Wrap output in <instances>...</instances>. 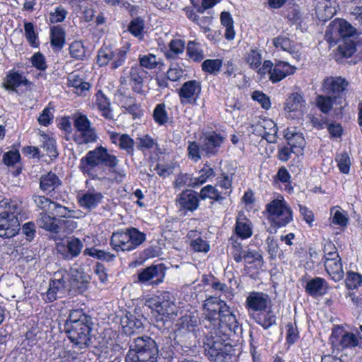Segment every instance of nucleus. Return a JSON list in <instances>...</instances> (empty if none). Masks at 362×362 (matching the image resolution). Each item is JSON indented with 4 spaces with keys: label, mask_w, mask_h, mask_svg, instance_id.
Returning a JSON list of instances; mask_svg holds the SVG:
<instances>
[{
    "label": "nucleus",
    "mask_w": 362,
    "mask_h": 362,
    "mask_svg": "<svg viewBox=\"0 0 362 362\" xmlns=\"http://www.w3.org/2000/svg\"><path fill=\"white\" fill-rule=\"evenodd\" d=\"M235 334L229 328L214 329L206 334L203 348L211 362H233L234 349L230 342V336Z\"/></svg>",
    "instance_id": "1"
},
{
    "label": "nucleus",
    "mask_w": 362,
    "mask_h": 362,
    "mask_svg": "<svg viewBox=\"0 0 362 362\" xmlns=\"http://www.w3.org/2000/svg\"><path fill=\"white\" fill-rule=\"evenodd\" d=\"M204 308L207 312L206 317L213 323L214 329L229 328V330L234 332H237L240 329L235 315L223 301L218 300L214 297H210L205 300Z\"/></svg>",
    "instance_id": "2"
},
{
    "label": "nucleus",
    "mask_w": 362,
    "mask_h": 362,
    "mask_svg": "<svg viewBox=\"0 0 362 362\" xmlns=\"http://www.w3.org/2000/svg\"><path fill=\"white\" fill-rule=\"evenodd\" d=\"M118 159L114 155L108 153L107 149L103 146H98L89 151L86 155L80 160L79 169L91 179L98 178L96 168L105 165L113 170L118 164Z\"/></svg>",
    "instance_id": "3"
},
{
    "label": "nucleus",
    "mask_w": 362,
    "mask_h": 362,
    "mask_svg": "<svg viewBox=\"0 0 362 362\" xmlns=\"http://www.w3.org/2000/svg\"><path fill=\"white\" fill-rule=\"evenodd\" d=\"M158 348L149 337H139L134 339L125 357V362H156Z\"/></svg>",
    "instance_id": "4"
},
{
    "label": "nucleus",
    "mask_w": 362,
    "mask_h": 362,
    "mask_svg": "<svg viewBox=\"0 0 362 362\" xmlns=\"http://www.w3.org/2000/svg\"><path fill=\"white\" fill-rule=\"evenodd\" d=\"M146 305L156 313L155 326L160 330L170 326L177 315L176 305L166 300L164 296L150 298L146 300Z\"/></svg>",
    "instance_id": "5"
},
{
    "label": "nucleus",
    "mask_w": 362,
    "mask_h": 362,
    "mask_svg": "<svg viewBox=\"0 0 362 362\" xmlns=\"http://www.w3.org/2000/svg\"><path fill=\"white\" fill-rule=\"evenodd\" d=\"M74 127L76 129L74 139L79 145L93 143L97 141L95 129L85 115L78 114L74 116Z\"/></svg>",
    "instance_id": "6"
},
{
    "label": "nucleus",
    "mask_w": 362,
    "mask_h": 362,
    "mask_svg": "<svg viewBox=\"0 0 362 362\" xmlns=\"http://www.w3.org/2000/svg\"><path fill=\"white\" fill-rule=\"evenodd\" d=\"M269 220L277 227L287 225L292 220L291 210L284 199H274L267 205Z\"/></svg>",
    "instance_id": "7"
},
{
    "label": "nucleus",
    "mask_w": 362,
    "mask_h": 362,
    "mask_svg": "<svg viewBox=\"0 0 362 362\" xmlns=\"http://www.w3.org/2000/svg\"><path fill=\"white\" fill-rule=\"evenodd\" d=\"M93 322L85 325H75L74 326L64 325V331L70 341L79 349L88 347L90 344V334Z\"/></svg>",
    "instance_id": "8"
},
{
    "label": "nucleus",
    "mask_w": 362,
    "mask_h": 362,
    "mask_svg": "<svg viewBox=\"0 0 362 362\" xmlns=\"http://www.w3.org/2000/svg\"><path fill=\"white\" fill-rule=\"evenodd\" d=\"M333 27L344 40V45L341 44L339 46L344 56H351L355 52L361 50V45H356L352 40H346L347 37L354 36L356 33L355 28L349 22L344 20H339L334 23Z\"/></svg>",
    "instance_id": "9"
},
{
    "label": "nucleus",
    "mask_w": 362,
    "mask_h": 362,
    "mask_svg": "<svg viewBox=\"0 0 362 362\" xmlns=\"http://www.w3.org/2000/svg\"><path fill=\"white\" fill-rule=\"evenodd\" d=\"M68 274L64 271L54 272L50 279L49 288L46 293V301L53 302L57 298L58 293H65L67 290Z\"/></svg>",
    "instance_id": "10"
},
{
    "label": "nucleus",
    "mask_w": 362,
    "mask_h": 362,
    "mask_svg": "<svg viewBox=\"0 0 362 362\" xmlns=\"http://www.w3.org/2000/svg\"><path fill=\"white\" fill-rule=\"evenodd\" d=\"M270 302L267 294L262 292H251L247 297L245 307L251 317L264 311Z\"/></svg>",
    "instance_id": "11"
},
{
    "label": "nucleus",
    "mask_w": 362,
    "mask_h": 362,
    "mask_svg": "<svg viewBox=\"0 0 362 362\" xmlns=\"http://www.w3.org/2000/svg\"><path fill=\"white\" fill-rule=\"evenodd\" d=\"M201 91L202 85L199 81L191 80L185 82L178 92L181 103L196 105Z\"/></svg>",
    "instance_id": "12"
},
{
    "label": "nucleus",
    "mask_w": 362,
    "mask_h": 362,
    "mask_svg": "<svg viewBox=\"0 0 362 362\" xmlns=\"http://www.w3.org/2000/svg\"><path fill=\"white\" fill-rule=\"evenodd\" d=\"M83 244L76 238H68L66 243H57L56 249L62 257L66 260L76 257L83 249Z\"/></svg>",
    "instance_id": "13"
},
{
    "label": "nucleus",
    "mask_w": 362,
    "mask_h": 362,
    "mask_svg": "<svg viewBox=\"0 0 362 362\" xmlns=\"http://www.w3.org/2000/svg\"><path fill=\"white\" fill-rule=\"evenodd\" d=\"M348 84V81L341 76L328 77L324 79L322 90L325 93L331 95L334 99H337L341 97Z\"/></svg>",
    "instance_id": "14"
},
{
    "label": "nucleus",
    "mask_w": 362,
    "mask_h": 362,
    "mask_svg": "<svg viewBox=\"0 0 362 362\" xmlns=\"http://www.w3.org/2000/svg\"><path fill=\"white\" fill-rule=\"evenodd\" d=\"M20 230L18 218L5 213H0V237L10 238L15 236Z\"/></svg>",
    "instance_id": "15"
},
{
    "label": "nucleus",
    "mask_w": 362,
    "mask_h": 362,
    "mask_svg": "<svg viewBox=\"0 0 362 362\" xmlns=\"http://www.w3.org/2000/svg\"><path fill=\"white\" fill-rule=\"evenodd\" d=\"M165 272L160 264L151 265L145 268L138 274V281L142 284L150 282L151 284H158L162 282Z\"/></svg>",
    "instance_id": "16"
},
{
    "label": "nucleus",
    "mask_w": 362,
    "mask_h": 362,
    "mask_svg": "<svg viewBox=\"0 0 362 362\" xmlns=\"http://www.w3.org/2000/svg\"><path fill=\"white\" fill-rule=\"evenodd\" d=\"M148 71H145L141 66H133L129 71V81L132 89L134 92L144 95V81L147 78Z\"/></svg>",
    "instance_id": "17"
},
{
    "label": "nucleus",
    "mask_w": 362,
    "mask_h": 362,
    "mask_svg": "<svg viewBox=\"0 0 362 362\" xmlns=\"http://www.w3.org/2000/svg\"><path fill=\"white\" fill-rule=\"evenodd\" d=\"M315 12L318 19L327 21L331 19L337 12L334 0H317Z\"/></svg>",
    "instance_id": "18"
},
{
    "label": "nucleus",
    "mask_w": 362,
    "mask_h": 362,
    "mask_svg": "<svg viewBox=\"0 0 362 362\" xmlns=\"http://www.w3.org/2000/svg\"><path fill=\"white\" fill-rule=\"evenodd\" d=\"M277 130L276 124L271 119L264 120L261 124H257L255 128L258 134L269 143L276 142Z\"/></svg>",
    "instance_id": "19"
},
{
    "label": "nucleus",
    "mask_w": 362,
    "mask_h": 362,
    "mask_svg": "<svg viewBox=\"0 0 362 362\" xmlns=\"http://www.w3.org/2000/svg\"><path fill=\"white\" fill-rule=\"evenodd\" d=\"M223 141V138L217 134H207L200 139L201 150L206 154H215Z\"/></svg>",
    "instance_id": "20"
},
{
    "label": "nucleus",
    "mask_w": 362,
    "mask_h": 362,
    "mask_svg": "<svg viewBox=\"0 0 362 362\" xmlns=\"http://www.w3.org/2000/svg\"><path fill=\"white\" fill-rule=\"evenodd\" d=\"M296 68L288 63L279 61L274 64L272 70L270 71V80L273 83H277L284 79L288 75L293 74Z\"/></svg>",
    "instance_id": "21"
},
{
    "label": "nucleus",
    "mask_w": 362,
    "mask_h": 362,
    "mask_svg": "<svg viewBox=\"0 0 362 362\" xmlns=\"http://www.w3.org/2000/svg\"><path fill=\"white\" fill-rule=\"evenodd\" d=\"M144 318L136 316L134 314L127 313L122 319L121 325L124 332L128 334L138 332L143 328L144 324L142 320Z\"/></svg>",
    "instance_id": "22"
},
{
    "label": "nucleus",
    "mask_w": 362,
    "mask_h": 362,
    "mask_svg": "<svg viewBox=\"0 0 362 362\" xmlns=\"http://www.w3.org/2000/svg\"><path fill=\"white\" fill-rule=\"evenodd\" d=\"M111 245L116 251L132 250L127 229L125 231L114 233L111 237Z\"/></svg>",
    "instance_id": "23"
},
{
    "label": "nucleus",
    "mask_w": 362,
    "mask_h": 362,
    "mask_svg": "<svg viewBox=\"0 0 362 362\" xmlns=\"http://www.w3.org/2000/svg\"><path fill=\"white\" fill-rule=\"evenodd\" d=\"M37 224L40 228H42L48 231L53 233H58L59 228L64 224L68 223L69 221H57L56 218L51 217L45 213L40 214L39 218L37 220Z\"/></svg>",
    "instance_id": "24"
},
{
    "label": "nucleus",
    "mask_w": 362,
    "mask_h": 362,
    "mask_svg": "<svg viewBox=\"0 0 362 362\" xmlns=\"http://www.w3.org/2000/svg\"><path fill=\"white\" fill-rule=\"evenodd\" d=\"M103 197L101 192H97L93 189H89L80 197L78 202L81 206L88 209H92L101 203Z\"/></svg>",
    "instance_id": "25"
},
{
    "label": "nucleus",
    "mask_w": 362,
    "mask_h": 362,
    "mask_svg": "<svg viewBox=\"0 0 362 362\" xmlns=\"http://www.w3.org/2000/svg\"><path fill=\"white\" fill-rule=\"evenodd\" d=\"M327 290L326 281L320 277H315L307 282L305 291L314 297L323 296Z\"/></svg>",
    "instance_id": "26"
},
{
    "label": "nucleus",
    "mask_w": 362,
    "mask_h": 362,
    "mask_svg": "<svg viewBox=\"0 0 362 362\" xmlns=\"http://www.w3.org/2000/svg\"><path fill=\"white\" fill-rule=\"evenodd\" d=\"M111 141L125 150L127 153L132 154L134 151V140L128 134H119L116 132H110Z\"/></svg>",
    "instance_id": "27"
},
{
    "label": "nucleus",
    "mask_w": 362,
    "mask_h": 362,
    "mask_svg": "<svg viewBox=\"0 0 362 362\" xmlns=\"http://www.w3.org/2000/svg\"><path fill=\"white\" fill-rule=\"evenodd\" d=\"M62 185L58 176L52 172L42 175L40 180V189L47 192H51Z\"/></svg>",
    "instance_id": "28"
},
{
    "label": "nucleus",
    "mask_w": 362,
    "mask_h": 362,
    "mask_svg": "<svg viewBox=\"0 0 362 362\" xmlns=\"http://www.w3.org/2000/svg\"><path fill=\"white\" fill-rule=\"evenodd\" d=\"M178 203L181 207L194 211L198 207L199 200L195 192L187 190L180 194Z\"/></svg>",
    "instance_id": "29"
},
{
    "label": "nucleus",
    "mask_w": 362,
    "mask_h": 362,
    "mask_svg": "<svg viewBox=\"0 0 362 362\" xmlns=\"http://www.w3.org/2000/svg\"><path fill=\"white\" fill-rule=\"evenodd\" d=\"M284 137L291 148H303L305 146V141L303 134L297 132L295 127L287 128L284 132Z\"/></svg>",
    "instance_id": "30"
},
{
    "label": "nucleus",
    "mask_w": 362,
    "mask_h": 362,
    "mask_svg": "<svg viewBox=\"0 0 362 362\" xmlns=\"http://www.w3.org/2000/svg\"><path fill=\"white\" fill-rule=\"evenodd\" d=\"M197 325L198 319L196 316L185 315L178 320L177 325L179 326L180 328L177 332H179L180 335L186 334V332H196Z\"/></svg>",
    "instance_id": "31"
},
{
    "label": "nucleus",
    "mask_w": 362,
    "mask_h": 362,
    "mask_svg": "<svg viewBox=\"0 0 362 362\" xmlns=\"http://www.w3.org/2000/svg\"><path fill=\"white\" fill-rule=\"evenodd\" d=\"M235 231L236 235L242 238H247L252 235L251 223L244 215L238 216Z\"/></svg>",
    "instance_id": "32"
},
{
    "label": "nucleus",
    "mask_w": 362,
    "mask_h": 362,
    "mask_svg": "<svg viewBox=\"0 0 362 362\" xmlns=\"http://www.w3.org/2000/svg\"><path fill=\"white\" fill-rule=\"evenodd\" d=\"M325 267L328 274L334 281H339L344 277V270L341 263V259L336 261H325Z\"/></svg>",
    "instance_id": "33"
},
{
    "label": "nucleus",
    "mask_w": 362,
    "mask_h": 362,
    "mask_svg": "<svg viewBox=\"0 0 362 362\" xmlns=\"http://www.w3.org/2000/svg\"><path fill=\"white\" fill-rule=\"evenodd\" d=\"M92 322V319L89 315L85 314L81 310H73L70 311L69 317L64 325H85Z\"/></svg>",
    "instance_id": "34"
},
{
    "label": "nucleus",
    "mask_w": 362,
    "mask_h": 362,
    "mask_svg": "<svg viewBox=\"0 0 362 362\" xmlns=\"http://www.w3.org/2000/svg\"><path fill=\"white\" fill-rule=\"evenodd\" d=\"M51 45L57 49L61 50L65 42V32L60 26H54L51 29Z\"/></svg>",
    "instance_id": "35"
},
{
    "label": "nucleus",
    "mask_w": 362,
    "mask_h": 362,
    "mask_svg": "<svg viewBox=\"0 0 362 362\" xmlns=\"http://www.w3.org/2000/svg\"><path fill=\"white\" fill-rule=\"evenodd\" d=\"M230 192H219L217 189L211 185H207L203 187L200 192L199 197L202 199L209 198L216 201L221 200L225 198L224 196L228 195Z\"/></svg>",
    "instance_id": "36"
},
{
    "label": "nucleus",
    "mask_w": 362,
    "mask_h": 362,
    "mask_svg": "<svg viewBox=\"0 0 362 362\" xmlns=\"http://www.w3.org/2000/svg\"><path fill=\"white\" fill-rule=\"evenodd\" d=\"M28 81L20 74L17 72L10 73L6 77V83H4V87L6 89L14 90L21 84H28Z\"/></svg>",
    "instance_id": "37"
},
{
    "label": "nucleus",
    "mask_w": 362,
    "mask_h": 362,
    "mask_svg": "<svg viewBox=\"0 0 362 362\" xmlns=\"http://www.w3.org/2000/svg\"><path fill=\"white\" fill-rule=\"evenodd\" d=\"M252 317L265 329L276 324V317L272 312L258 313L255 317Z\"/></svg>",
    "instance_id": "38"
},
{
    "label": "nucleus",
    "mask_w": 362,
    "mask_h": 362,
    "mask_svg": "<svg viewBox=\"0 0 362 362\" xmlns=\"http://www.w3.org/2000/svg\"><path fill=\"white\" fill-rule=\"evenodd\" d=\"M303 103L304 100L302 95L298 93H293L287 98L285 103V110L288 112L298 110Z\"/></svg>",
    "instance_id": "39"
},
{
    "label": "nucleus",
    "mask_w": 362,
    "mask_h": 362,
    "mask_svg": "<svg viewBox=\"0 0 362 362\" xmlns=\"http://www.w3.org/2000/svg\"><path fill=\"white\" fill-rule=\"evenodd\" d=\"M188 57L194 62H201L204 59L202 49L199 47V43L195 41H189L187 47Z\"/></svg>",
    "instance_id": "40"
},
{
    "label": "nucleus",
    "mask_w": 362,
    "mask_h": 362,
    "mask_svg": "<svg viewBox=\"0 0 362 362\" xmlns=\"http://www.w3.org/2000/svg\"><path fill=\"white\" fill-rule=\"evenodd\" d=\"M40 141L42 144L40 147L45 151L50 157H57L58 153L55 148L54 140L52 138H49L46 134H42Z\"/></svg>",
    "instance_id": "41"
},
{
    "label": "nucleus",
    "mask_w": 362,
    "mask_h": 362,
    "mask_svg": "<svg viewBox=\"0 0 362 362\" xmlns=\"http://www.w3.org/2000/svg\"><path fill=\"white\" fill-rule=\"evenodd\" d=\"M132 250L141 245L146 240V234L140 232L136 228H127Z\"/></svg>",
    "instance_id": "42"
},
{
    "label": "nucleus",
    "mask_w": 362,
    "mask_h": 362,
    "mask_svg": "<svg viewBox=\"0 0 362 362\" xmlns=\"http://www.w3.org/2000/svg\"><path fill=\"white\" fill-rule=\"evenodd\" d=\"M97 97V106L103 112V116L107 119H112V113L110 110L108 99L103 93H98Z\"/></svg>",
    "instance_id": "43"
},
{
    "label": "nucleus",
    "mask_w": 362,
    "mask_h": 362,
    "mask_svg": "<svg viewBox=\"0 0 362 362\" xmlns=\"http://www.w3.org/2000/svg\"><path fill=\"white\" fill-rule=\"evenodd\" d=\"M69 53L72 58L83 60L85 57L86 50L81 41H75L69 46Z\"/></svg>",
    "instance_id": "44"
},
{
    "label": "nucleus",
    "mask_w": 362,
    "mask_h": 362,
    "mask_svg": "<svg viewBox=\"0 0 362 362\" xmlns=\"http://www.w3.org/2000/svg\"><path fill=\"white\" fill-rule=\"evenodd\" d=\"M183 335H180L179 332H177V337L179 339V341L182 343L184 345L182 347H185L186 349H189L191 346H195L196 339L197 337L196 332H186V334H182Z\"/></svg>",
    "instance_id": "45"
},
{
    "label": "nucleus",
    "mask_w": 362,
    "mask_h": 362,
    "mask_svg": "<svg viewBox=\"0 0 362 362\" xmlns=\"http://www.w3.org/2000/svg\"><path fill=\"white\" fill-rule=\"evenodd\" d=\"M174 186L176 188H181L185 186L195 187L196 182L194 178L189 174H180L174 182Z\"/></svg>",
    "instance_id": "46"
},
{
    "label": "nucleus",
    "mask_w": 362,
    "mask_h": 362,
    "mask_svg": "<svg viewBox=\"0 0 362 362\" xmlns=\"http://www.w3.org/2000/svg\"><path fill=\"white\" fill-rule=\"evenodd\" d=\"M113 52L108 47H102L99 49L97 56V62L101 66H105L112 59Z\"/></svg>",
    "instance_id": "47"
},
{
    "label": "nucleus",
    "mask_w": 362,
    "mask_h": 362,
    "mask_svg": "<svg viewBox=\"0 0 362 362\" xmlns=\"http://www.w3.org/2000/svg\"><path fill=\"white\" fill-rule=\"evenodd\" d=\"M335 99L331 95H318L316 100L317 105L322 112H328L332 107V103Z\"/></svg>",
    "instance_id": "48"
},
{
    "label": "nucleus",
    "mask_w": 362,
    "mask_h": 362,
    "mask_svg": "<svg viewBox=\"0 0 362 362\" xmlns=\"http://www.w3.org/2000/svg\"><path fill=\"white\" fill-rule=\"evenodd\" d=\"M273 44L276 48L280 47L290 53L293 52L292 42L287 37L279 36L273 40Z\"/></svg>",
    "instance_id": "49"
},
{
    "label": "nucleus",
    "mask_w": 362,
    "mask_h": 362,
    "mask_svg": "<svg viewBox=\"0 0 362 362\" xmlns=\"http://www.w3.org/2000/svg\"><path fill=\"white\" fill-rule=\"evenodd\" d=\"M127 49H119L113 52V62L111 63V69H117L124 62L127 57Z\"/></svg>",
    "instance_id": "50"
},
{
    "label": "nucleus",
    "mask_w": 362,
    "mask_h": 362,
    "mask_svg": "<svg viewBox=\"0 0 362 362\" xmlns=\"http://www.w3.org/2000/svg\"><path fill=\"white\" fill-rule=\"evenodd\" d=\"M221 61L220 59H206L202 64V69L210 74H216L218 72L221 66Z\"/></svg>",
    "instance_id": "51"
},
{
    "label": "nucleus",
    "mask_w": 362,
    "mask_h": 362,
    "mask_svg": "<svg viewBox=\"0 0 362 362\" xmlns=\"http://www.w3.org/2000/svg\"><path fill=\"white\" fill-rule=\"evenodd\" d=\"M71 276L73 281L81 284V285L78 286L80 293L86 290L89 282L88 276H84L78 269L71 270Z\"/></svg>",
    "instance_id": "52"
},
{
    "label": "nucleus",
    "mask_w": 362,
    "mask_h": 362,
    "mask_svg": "<svg viewBox=\"0 0 362 362\" xmlns=\"http://www.w3.org/2000/svg\"><path fill=\"white\" fill-rule=\"evenodd\" d=\"M246 62L251 67L258 68L262 62V56L260 52L257 49H250L247 54Z\"/></svg>",
    "instance_id": "53"
},
{
    "label": "nucleus",
    "mask_w": 362,
    "mask_h": 362,
    "mask_svg": "<svg viewBox=\"0 0 362 362\" xmlns=\"http://www.w3.org/2000/svg\"><path fill=\"white\" fill-rule=\"evenodd\" d=\"M337 165L342 173H348L350 169V158L346 153L339 154L336 157Z\"/></svg>",
    "instance_id": "54"
},
{
    "label": "nucleus",
    "mask_w": 362,
    "mask_h": 362,
    "mask_svg": "<svg viewBox=\"0 0 362 362\" xmlns=\"http://www.w3.org/2000/svg\"><path fill=\"white\" fill-rule=\"evenodd\" d=\"M358 344L356 336L352 333H345L339 341V345L342 349L355 347Z\"/></svg>",
    "instance_id": "55"
},
{
    "label": "nucleus",
    "mask_w": 362,
    "mask_h": 362,
    "mask_svg": "<svg viewBox=\"0 0 362 362\" xmlns=\"http://www.w3.org/2000/svg\"><path fill=\"white\" fill-rule=\"evenodd\" d=\"M165 105L163 103L158 105L153 111V118L155 121L163 124L168 121V115L165 111Z\"/></svg>",
    "instance_id": "56"
},
{
    "label": "nucleus",
    "mask_w": 362,
    "mask_h": 362,
    "mask_svg": "<svg viewBox=\"0 0 362 362\" xmlns=\"http://www.w3.org/2000/svg\"><path fill=\"white\" fill-rule=\"evenodd\" d=\"M128 30L136 37H141L144 30V22L139 18L134 19L129 24Z\"/></svg>",
    "instance_id": "57"
},
{
    "label": "nucleus",
    "mask_w": 362,
    "mask_h": 362,
    "mask_svg": "<svg viewBox=\"0 0 362 362\" xmlns=\"http://www.w3.org/2000/svg\"><path fill=\"white\" fill-rule=\"evenodd\" d=\"M361 276L356 272H348L346 279V286L349 289H355L361 283Z\"/></svg>",
    "instance_id": "58"
},
{
    "label": "nucleus",
    "mask_w": 362,
    "mask_h": 362,
    "mask_svg": "<svg viewBox=\"0 0 362 362\" xmlns=\"http://www.w3.org/2000/svg\"><path fill=\"white\" fill-rule=\"evenodd\" d=\"M199 176L194 177L196 182V187L202 185L206 180L214 175V170L209 165L205 166L199 171Z\"/></svg>",
    "instance_id": "59"
},
{
    "label": "nucleus",
    "mask_w": 362,
    "mask_h": 362,
    "mask_svg": "<svg viewBox=\"0 0 362 362\" xmlns=\"http://www.w3.org/2000/svg\"><path fill=\"white\" fill-rule=\"evenodd\" d=\"M231 254L236 262H240L243 260V255L245 250H243L240 243L233 240V238H231Z\"/></svg>",
    "instance_id": "60"
},
{
    "label": "nucleus",
    "mask_w": 362,
    "mask_h": 362,
    "mask_svg": "<svg viewBox=\"0 0 362 362\" xmlns=\"http://www.w3.org/2000/svg\"><path fill=\"white\" fill-rule=\"evenodd\" d=\"M139 62L140 64H139V66H141L143 69L145 67L151 69L155 68L157 65L156 58L153 54L141 57L139 58ZM136 66H138V64H136Z\"/></svg>",
    "instance_id": "61"
},
{
    "label": "nucleus",
    "mask_w": 362,
    "mask_h": 362,
    "mask_svg": "<svg viewBox=\"0 0 362 362\" xmlns=\"http://www.w3.org/2000/svg\"><path fill=\"white\" fill-rule=\"evenodd\" d=\"M262 257L258 251L247 250L244 252L243 255V259L245 260L247 264H252L257 261L262 262Z\"/></svg>",
    "instance_id": "62"
},
{
    "label": "nucleus",
    "mask_w": 362,
    "mask_h": 362,
    "mask_svg": "<svg viewBox=\"0 0 362 362\" xmlns=\"http://www.w3.org/2000/svg\"><path fill=\"white\" fill-rule=\"evenodd\" d=\"M190 246L195 252H207L209 250V245L201 238L192 240Z\"/></svg>",
    "instance_id": "63"
},
{
    "label": "nucleus",
    "mask_w": 362,
    "mask_h": 362,
    "mask_svg": "<svg viewBox=\"0 0 362 362\" xmlns=\"http://www.w3.org/2000/svg\"><path fill=\"white\" fill-rule=\"evenodd\" d=\"M67 15V11L62 6H58L55 11L50 13L49 21L52 23L62 22Z\"/></svg>",
    "instance_id": "64"
}]
</instances>
